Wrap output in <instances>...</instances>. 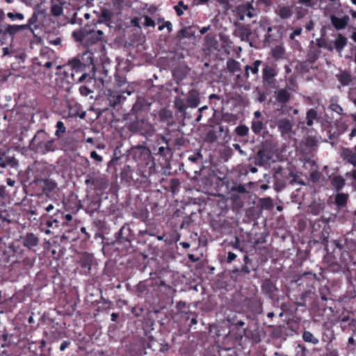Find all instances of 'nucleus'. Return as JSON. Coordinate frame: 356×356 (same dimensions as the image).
<instances>
[{
  "label": "nucleus",
  "mask_w": 356,
  "mask_h": 356,
  "mask_svg": "<svg viewBox=\"0 0 356 356\" xmlns=\"http://www.w3.org/2000/svg\"><path fill=\"white\" fill-rule=\"evenodd\" d=\"M3 156L4 152H0V168L4 169L5 168V164L3 163Z\"/></svg>",
  "instance_id": "61"
},
{
  "label": "nucleus",
  "mask_w": 356,
  "mask_h": 356,
  "mask_svg": "<svg viewBox=\"0 0 356 356\" xmlns=\"http://www.w3.org/2000/svg\"><path fill=\"white\" fill-rule=\"evenodd\" d=\"M234 35L239 38L241 41L248 42L250 47L253 46V43L251 40V35L252 31L248 25H245L241 23H234Z\"/></svg>",
  "instance_id": "4"
},
{
  "label": "nucleus",
  "mask_w": 356,
  "mask_h": 356,
  "mask_svg": "<svg viewBox=\"0 0 356 356\" xmlns=\"http://www.w3.org/2000/svg\"><path fill=\"white\" fill-rule=\"evenodd\" d=\"M262 289L265 293L271 296L277 291V287L272 281L266 280L262 284Z\"/></svg>",
  "instance_id": "15"
},
{
  "label": "nucleus",
  "mask_w": 356,
  "mask_h": 356,
  "mask_svg": "<svg viewBox=\"0 0 356 356\" xmlns=\"http://www.w3.org/2000/svg\"><path fill=\"white\" fill-rule=\"evenodd\" d=\"M144 24L146 26H152V27L155 26V22H154V20H152V19L147 15L145 16Z\"/></svg>",
  "instance_id": "49"
},
{
  "label": "nucleus",
  "mask_w": 356,
  "mask_h": 356,
  "mask_svg": "<svg viewBox=\"0 0 356 356\" xmlns=\"http://www.w3.org/2000/svg\"><path fill=\"white\" fill-rule=\"evenodd\" d=\"M90 34L92 38H95L96 41H99L102 40L104 33L102 31L98 30L97 31H91Z\"/></svg>",
  "instance_id": "43"
},
{
  "label": "nucleus",
  "mask_w": 356,
  "mask_h": 356,
  "mask_svg": "<svg viewBox=\"0 0 356 356\" xmlns=\"http://www.w3.org/2000/svg\"><path fill=\"white\" fill-rule=\"evenodd\" d=\"M274 75H275L274 70L271 67L266 65L264 68V70H263L264 79L269 80V79H272L274 76Z\"/></svg>",
  "instance_id": "31"
},
{
  "label": "nucleus",
  "mask_w": 356,
  "mask_h": 356,
  "mask_svg": "<svg viewBox=\"0 0 356 356\" xmlns=\"http://www.w3.org/2000/svg\"><path fill=\"white\" fill-rule=\"evenodd\" d=\"M264 123L259 120H252L251 124V129L255 134H259L264 129Z\"/></svg>",
  "instance_id": "26"
},
{
  "label": "nucleus",
  "mask_w": 356,
  "mask_h": 356,
  "mask_svg": "<svg viewBox=\"0 0 356 356\" xmlns=\"http://www.w3.org/2000/svg\"><path fill=\"white\" fill-rule=\"evenodd\" d=\"M261 64V61L259 60H255L252 65H246L245 67V76L246 78L249 77V72L250 71L253 74H257L259 72V67Z\"/></svg>",
  "instance_id": "16"
},
{
  "label": "nucleus",
  "mask_w": 356,
  "mask_h": 356,
  "mask_svg": "<svg viewBox=\"0 0 356 356\" xmlns=\"http://www.w3.org/2000/svg\"><path fill=\"white\" fill-rule=\"evenodd\" d=\"M8 217H9V215L8 214L6 211H0V220L2 222H6L8 223H10L11 221L8 218Z\"/></svg>",
  "instance_id": "45"
},
{
  "label": "nucleus",
  "mask_w": 356,
  "mask_h": 356,
  "mask_svg": "<svg viewBox=\"0 0 356 356\" xmlns=\"http://www.w3.org/2000/svg\"><path fill=\"white\" fill-rule=\"evenodd\" d=\"M270 159L271 156L267 149H260L255 156L254 163L259 166H266L269 165Z\"/></svg>",
  "instance_id": "7"
},
{
  "label": "nucleus",
  "mask_w": 356,
  "mask_h": 356,
  "mask_svg": "<svg viewBox=\"0 0 356 356\" xmlns=\"http://www.w3.org/2000/svg\"><path fill=\"white\" fill-rule=\"evenodd\" d=\"M164 26L168 29L169 32L172 31V24L170 22L167 21L164 23Z\"/></svg>",
  "instance_id": "62"
},
{
  "label": "nucleus",
  "mask_w": 356,
  "mask_h": 356,
  "mask_svg": "<svg viewBox=\"0 0 356 356\" xmlns=\"http://www.w3.org/2000/svg\"><path fill=\"white\" fill-rule=\"evenodd\" d=\"M273 122L277 127L281 137L284 140L290 139L295 135V121L293 118H280L274 120Z\"/></svg>",
  "instance_id": "2"
},
{
  "label": "nucleus",
  "mask_w": 356,
  "mask_h": 356,
  "mask_svg": "<svg viewBox=\"0 0 356 356\" xmlns=\"http://www.w3.org/2000/svg\"><path fill=\"white\" fill-rule=\"evenodd\" d=\"M202 157V154L198 152L195 154H193V155H191L188 157V160L193 162V163H195L197 161V160Z\"/></svg>",
  "instance_id": "54"
},
{
  "label": "nucleus",
  "mask_w": 356,
  "mask_h": 356,
  "mask_svg": "<svg viewBox=\"0 0 356 356\" xmlns=\"http://www.w3.org/2000/svg\"><path fill=\"white\" fill-rule=\"evenodd\" d=\"M227 68L230 72H236L239 70V63L234 60L227 61Z\"/></svg>",
  "instance_id": "34"
},
{
  "label": "nucleus",
  "mask_w": 356,
  "mask_h": 356,
  "mask_svg": "<svg viewBox=\"0 0 356 356\" xmlns=\"http://www.w3.org/2000/svg\"><path fill=\"white\" fill-rule=\"evenodd\" d=\"M63 12V8L61 3L53 4L51 7V13L54 17L60 16Z\"/></svg>",
  "instance_id": "29"
},
{
  "label": "nucleus",
  "mask_w": 356,
  "mask_h": 356,
  "mask_svg": "<svg viewBox=\"0 0 356 356\" xmlns=\"http://www.w3.org/2000/svg\"><path fill=\"white\" fill-rule=\"evenodd\" d=\"M66 129L65 127L64 123L62 121H58L56 123V131L55 132V135L57 137L60 136V134L65 133Z\"/></svg>",
  "instance_id": "36"
},
{
  "label": "nucleus",
  "mask_w": 356,
  "mask_h": 356,
  "mask_svg": "<svg viewBox=\"0 0 356 356\" xmlns=\"http://www.w3.org/2000/svg\"><path fill=\"white\" fill-rule=\"evenodd\" d=\"M341 156L348 163L356 167V146L354 149L343 148L341 152Z\"/></svg>",
  "instance_id": "8"
},
{
  "label": "nucleus",
  "mask_w": 356,
  "mask_h": 356,
  "mask_svg": "<svg viewBox=\"0 0 356 356\" xmlns=\"http://www.w3.org/2000/svg\"><path fill=\"white\" fill-rule=\"evenodd\" d=\"M302 28H298L296 29L295 31H293L289 35V38L291 40H294V38L296 37V36H298L301 34L302 33Z\"/></svg>",
  "instance_id": "52"
},
{
  "label": "nucleus",
  "mask_w": 356,
  "mask_h": 356,
  "mask_svg": "<svg viewBox=\"0 0 356 356\" xmlns=\"http://www.w3.org/2000/svg\"><path fill=\"white\" fill-rule=\"evenodd\" d=\"M200 102L199 92L196 90H191L187 95L186 103L188 107L196 108Z\"/></svg>",
  "instance_id": "10"
},
{
  "label": "nucleus",
  "mask_w": 356,
  "mask_h": 356,
  "mask_svg": "<svg viewBox=\"0 0 356 356\" xmlns=\"http://www.w3.org/2000/svg\"><path fill=\"white\" fill-rule=\"evenodd\" d=\"M161 121H167L172 118V113L166 108L161 109L159 113Z\"/></svg>",
  "instance_id": "30"
},
{
  "label": "nucleus",
  "mask_w": 356,
  "mask_h": 356,
  "mask_svg": "<svg viewBox=\"0 0 356 356\" xmlns=\"http://www.w3.org/2000/svg\"><path fill=\"white\" fill-rule=\"evenodd\" d=\"M232 190L234 191L240 193H247V190H246L245 187L242 184H239L238 186L232 187Z\"/></svg>",
  "instance_id": "47"
},
{
  "label": "nucleus",
  "mask_w": 356,
  "mask_h": 356,
  "mask_svg": "<svg viewBox=\"0 0 356 356\" xmlns=\"http://www.w3.org/2000/svg\"><path fill=\"white\" fill-rule=\"evenodd\" d=\"M277 15L281 19H286L292 15V10L288 6H283L280 8L279 11L277 12Z\"/></svg>",
  "instance_id": "23"
},
{
  "label": "nucleus",
  "mask_w": 356,
  "mask_h": 356,
  "mask_svg": "<svg viewBox=\"0 0 356 356\" xmlns=\"http://www.w3.org/2000/svg\"><path fill=\"white\" fill-rule=\"evenodd\" d=\"M17 32H19L17 25H8L5 29V33L10 35H14Z\"/></svg>",
  "instance_id": "37"
},
{
  "label": "nucleus",
  "mask_w": 356,
  "mask_h": 356,
  "mask_svg": "<svg viewBox=\"0 0 356 356\" xmlns=\"http://www.w3.org/2000/svg\"><path fill=\"white\" fill-rule=\"evenodd\" d=\"M6 193V187L4 186H0V205L3 203Z\"/></svg>",
  "instance_id": "55"
},
{
  "label": "nucleus",
  "mask_w": 356,
  "mask_h": 356,
  "mask_svg": "<svg viewBox=\"0 0 356 356\" xmlns=\"http://www.w3.org/2000/svg\"><path fill=\"white\" fill-rule=\"evenodd\" d=\"M90 157L97 162H102L103 160L102 157L100 155H99L95 151H92L90 152Z\"/></svg>",
  "instance_id": "50"
},
{
  "label": "nucleus",
  "mask_w": 356,
  "mask_h": 356,
  "mask_svg": "<svg viewBox=\"0 0 356 356\" xmlns=\"http://www.w3.org/2000/svg\"><path fill=\"white\" fill-rule=\"evenodd\" d=\"M95 179H97V183L96 185H93L97 189H103L107 186V181L106 179L101 177H95Z\"/></svg>",
  "instance_id": "33"
},
{
  "label": "nucleus",
  "mask_w": 356,
  "mask_h": 356,
  "mask_svg": "<svg viewBox=\"0 0 356 356\" xmlns=\"http://www.w3.org/2000/svg\"><path fill=\"white\" fill-rule=\"evenodd\" d=\"M36 181L42 188L43 192L46 195L57 188V183L51 179H37Z\"/></svg>",
  "instance_id": "9"
},
{
  "label": "nucleus",
  "mask_w": 356,
  "mask_h": 356,
  "mask_svg": "<svg viewBox=\"0 0 356 356\" xmlns=\"http://www.w3.org/2000/svg\"><path fill=\"white\" fill-rule=\"evenodd\" d=\"M168 153H171V149L169 146H161L158 149V154L161 156H165Z\"/></svg>",
  "instance_id": "39"
},
{
  "label": "nucleus",
  "mask_w": 356,
  "mask_h": 356,
  "mask_svg": "<svg viewBox=\"0 0 356 356\" xmlns=\"http://www.w3.org/2000/svg\"><path fill=\"white\" fill-rule=\"evenodd\" d=\"M17 27H18L19 31L28 29L31 33H34V31H35L33 29V27H32L28 22H27V24H26L17 25Z\"/></svg>",
  "instance_id": "46"
},
{
  "label": "nucleus",
  "mask_w": 356,
  "mask_h": 356,
  "mask_svg": "<svg viewBox=\"0 0 356 356\" xmlns=\"http://www.w3.org/2000/svg\"><path fill=\"white\" fill-rule=\"evenodd\" d=\"M330 108L332 111H334L339 115L343 114V110L342 107L337 104H335V103L331 104L330 106Z\"/></svg>",
  "instance_id": "42"
},
{
  "label": "nucleus",
  "mask_w": 356,
  "mask_h": 356,
  "mask_svg": "<svg viewBox=\"0 0 356 356\" xmlns=\"http://www.w3.org/2000/svg\"><path fill=\"white\" fill-rule=\"evenodd\" d=\"M259 203L261 207L264 209H271L273 206V201L270 197L260 199Z\"/></svg>",
  "instance_id": "32"
},
{
  "label": "nucleus",
  "mask_w": 356,
  "mask_h": 356,
  "mask_svg": "<svg viewBox=\"0 0 356 356\" xmlns=\"http://www.w3.org/2000/svg\"><path fill=\"white\" fill-rule=\"evenodd\" d=\"M177 38L181 40L183 38H189L190 33L188 32L186 28H183L177 33Z\"/></svg>",
  "instance_id": "41"
},
{
  "label": "nucleus",
  "mask_w": 356,
  "mask_h": 356,
  "mask_svg": "<svg viewBox=\"0 0 356 356\" xmlns=\"http://www.w3.org/2000/svg\"><path fill=\"white\" fill-rule=\"evenodd\" d=\"M49 43L53 45H59L61 43L60 38H56L54 40H49Z\"/></svg>",
  "instance_id": "57"
},
{
  "label": "nucleus",
  "mask_w": 356,
  "mask_h": 356,
  "mask_svg": "<svg viewBox=\"0 0 356 356\" xmlns=\"http://www.w3.org/2000/svg\"><path fill=\"white\" fill-rule=\"evenodd\" d=\"M320 179V174L318 171H314L310 174V179L314 182H317Z\"/></svg>",
  "instance_id": "51"
},
{
  "label": "nucleus",
  "mask_w": 356,
  "mask_h": 356,
  "mask_svg": "<svg viewBox=\"0 0 356 356\" xmlns=\"http://www.w3.org/2000/svg\"><path fill=\"white\" fill-rule=\"evenodd\" d=\"M58 222V221L56 219H54L53 220L47 221L46 224L49 227H52L54 224H57Z\"/></svg>",
  "instance_id": "63"
},
{
  "label": "nucleus",
  "mask_w": 356,
  "mask_h": 356,
  "mask_svg": "<svg viewBox=\"0 0 356 356\" xmlns=\"http://www.w3.org/2000/svg\"><path fill=\"white\" fill-rule=\"evenodd\" d=\"M43 11L40 10H35L32 16L28 19V22L30 25L33 27V29L35 30L38 28V26L36 24L38 17L40 15L42 14Z\"/></svg>",
  "instance_id": "20"
},
{
  "label": "nucleus",
  "mask_w": 356,
  "mask_h": 356,
  "mask_svg": "<svg viewBox=\"0 0 356 356\" xmlns=\"http://www.w3.org/2000/svg\"><path fill=\"white\" fill-rule=\"evenodd\" d=\"M291 97V94L285 89H281L277 92V101L282 104L286 103Z\"/></svg>",
  "instance_id": "18"
},
{
  "label": "nucleus",
  "mask_w": 356,
  "mask_h": 356,
  "mask_svg": "<svg viewBox=\"0 0 356 356\" xmlns=\"http://www.w3.org/2000/svg\"><path fill=\"white\" fill-rule=\"evenodd\" d=\"M80 94L83 96H88L90 93L92 92V90H90L87 86H82L79 88Z\"/></svg>",
  "instance_id": "48"
},
{
  "label": "nucleus",
  "mask_w": 356,
  "mask_h": 356,
  "mask_svg": "<svg viewBox=\"0 0 356 356\" xmlns=\"http://www.w3.org/2000/svg\"><path fill=\"white\" fill-rule=\"evenodd\" d=\"M134 91V89L131 86H129L128 88L123 91L110 90L108 94V99L110 105L111 106H115L120 104L123 99H125V97H123L122 94L126 93L127 95H131Z\"/></svg>",
  "instance_id": "5"
},
{
  "label": "nucleus",
  "mask_w": 356,
  "mask_h": 356,
  "mask_svg": "<svg viewBox=\"0 0 356 356\" xmlns=\"http://www.w3.org/2000/svg\"><path fill=\"white\" fill-rule=\"evenodd\" d=\"M39 244V238L33 233H27L23 241V245L29 249H31Z\"/></svg>",
  "instance_id": "12"
},
{
  "label": "nucleus",
  "mask_w": 356,
  "mask_h": 356,
  "mask_svg": "<svg viewBox=\"0 0 356 356\" xmlns=\"http://www.w3.org/2000/svg\"><path fill=\"white\" fill-rule=\"evenodd\" d=\"M236 13L238 18L241 21L244 20L245 16L252 18L257 15L254 8L248 2L238 6L236 8Z\"/></svg>",
  "instance_id": "6"
},
{
  "label": "nucleus",
  "mask_w": 356,
  "mask_h": 356,
  "mask_svg": "<svg viewBox=\"0 0 356 356\" xmlns=\"http://www.w3.org/2000/svg\"><path fill=\"white\" fill-rule=\"evenodd\" d=\"M302 339L305 342L311 343L314 345L318 343L319 341L316 338L314 334L309 332L305 331L302 334Z\"/></svg>",
  "instance_id": "24"
},
{
  "label": "nucleus",
  "mask_w": 356,
  "mask_h": 356,
  "mask_svg": "<svg viewBox=\"0 0 356 356\" xmlns=\"http://www.w3.org/2000/svg\"><path fill=\"white\" fill-rule=\"evenodd\" d=\"M233 147L236 150H238L241 155H243V156L246 155V152L241 149V146L239 144H237V143L233 144Z\"/></svg>",
  "instance_id": "56"
},
{
  "label": "nucleus",
  "mask_w": 356,
  "mask_h": 356,
  "mask_svg": "<svg viewBox=\"0 0 356 356\" xmlns=\"http://www.w3.org/2000/svg\"><path fill=\"white\" fill-rule=\"evenodd\" d=\"M348 195L346 193H338L335 197V202L339 207H343L346 204Z\"/></svg>",
  "instance_id": "28"
},
{
  "label": "nucleus",
  "mask_w": 356,
  "mask_h": 356,
  "mask_svg": "<svg viewBox=\"0 0 356 356\" xmlns=\"http://www.w3.org/2000/svg\"><path fill=\"white\" fill-rule=\"evenodd\" d=\"M112 17H113L112 13L109 10L104 8V9L102 10V12H101V14L99 15V18L98 20V23H103V22H108L111 19Z\"/></svg>",
  "instance_id": "22"
},
{
  "label": "nucleus",
  "mask_w": 356,
  "mask_h": 356,
  "mask_svg": "<svg viewBox=\"0 0 356 356\" xmlns=\"http://www.w3.org/2000/svg\"><path fill=\"white\" fill-rule=\"evenodd\" d=\"M113 5L115 10L118 11V13L121 12L123 5V0H113Z\"/></svg>",
  "instance_id": "44"
},
{
  "label": "nucleus",
  "mask_w": 356,
  "mask_h": 356,
  "mask_svg": "<svg viewBox=\"0 0 356 356\" xmlns=\"http://www.w3.org/2000/svg\"><path fill=\"white\" fill-rule=\"evenodd\" d=\"M128 129L132 133H138L145 138L152 137L156 131L154 124L145 119L138 118L128 125Z\"/></svg>",
  "instance_id": "3"
},
{
  "label": "nucleus",
  "mask_w": 356,
  "mask_h": 356,
  "mask_svg": "<svg viewBox=\"0 0 356 356\" xmlns=\"http://www.w3.org/2000/svg\"><path fill=\"white\" fill-rule=\"evenodd\" d=\"M129 229L128 227H122L116 237V241L119 243H130V238H129Z\"/></svg>",
  "instance_id": "14"
},
{
  "label": "nucleus",
  "mask_w": 356,
  "mask_h": 356,
  "mask_svg": "<svg viewBox=\"0 0 356 356\" xmlns=\"http://www.w3.org/2000/svg\"><path fill=\"white\" fill-rule=\"evenodd\" d=\"M68 67H70L72 71H74L72 72L71 73V76L72 79H74V76H75V73H77L80 71H81L83 65V64L81 63V62L77 59V58H73L72 60H70L67 63V65Z\"/></svg>",
  "instance_id": "13"
},
{
  "label": "nucleus",
  "mask_w": 356,
  "mask_h": 356,
  "mask_svg": "<svg viewBox=\"0 0 356 356\" xmlns=\"http://www.w3.org/2000/svg\"><path fill=\"white\" fill-rule=\"evenodd\" d=\"M330 20L334 28L337 30H340L344 29L347 26L349 21V17L345 15L342 17H337L332 15L330 17Z\"/></svg>",
  "instance_id": "11"
},
{
  "label": "nucleus",
  "mask_w": 356,
  "mask_h": 356,
  "mask_svg": "<svg viewBox=\"0 0 356 356\" xmlns=\"http://www.w3.org/2000/svg\"><path fill=\"white\" fill-rule=\"evenodd\" d=\"M236 258V254L229 252L227 255V262L230 263V262L233 261Z\"/></svg>",
  "instance_id": "58"
},
{
  "label": "nucleus",
  "mask_w": 356,
  "mask_h": 356,
  "mask_svg": "<svg viewBox=\"0 0 356 356\" xmlns=\"http://www.w3.org/2000/svg\"><path fill=\"white\" fill-rule=\"evenodd\" d=\"M346 44H347L346 38L343 36L341 34H339L338 35L337 39L336 40V42H335L336 49L340 52L345 47Z\"/></svg>",
  "instance_id": "25"
},
{
  "label": "nucleus",
  "mask_w": 356,
  "mask_h": 356,
  "mask_svg": "<svg viewBox=\"0 0 356 356\" xmlns=\"http://www.w3.org/2000/svg\"><path fill=\"white\" fill-rule=\"evenodd\" d=\"M340 81L343 85L347 86L350 81V77L349 75H343L341 77Z\"/></svg>",
  "instance_id": "53"
},
{
  "label": "nucleus",
  "mask_w": 356,
  "mask_h": 356,
  "mask_svg": "<svg viewBox=\"0 0 356 356\" xmlns=\"http://www.w3.org/2000/svg\"><path fill=\"white\" fill-rule=\"evenodd\" d=\"M7 16L8 18H10L11 20L14 21L16 19L18 20H23L24 19V16L22 13H8L7 14Z\"/></svg>",
  "instance_id": "40"
},
{
  "label": "nucleus",
  "mask_w": 356,
  "mask_h": 356,
  "mask_svg": "<svg viewBox=\"0 0 356 356\" xmlns=\"http://www.w3.org/2000/svg\"><path fill=\"white\" fill-rule=\"evenodd\" d=\"M31 143L36 151L42 154L54 152L57 149L55 139L49 138L44 130L38 131Z\"/></svg>",
  "instance_id": "1"
},
{
  "label": "nucleus",
  "mask_w": 356,
  "mask_h": 356,
  "mask_svg": "<svg viewBox=\"0 0 356 356\" xmlns=\"http://www.w3.org/2000/svg\"><path fill=\"white\" fill-rule=\"evenodd\" d=\"M314 0H298L299 3H302L305 5L306 6H313V1Z\"/></svg>",
  "instance_id": "60"
},
{
  "label": "nucleus",
  "mask_w": 356,
  "mask_h": 356,
  "mask_svg": "<svg viewBox=\"0 0 356 356\" xmlns=\"http://www.w3.org/2000/svg\"><path fill=\"white\" fill-rule=\"evenodd\" d=\"M249 131L248 127L246 126L241 125L236 127V133L238 136H247Z\"/></svg>",
  "instance_id": "35"
},
{
  "label": "nucleus",
  "mask_w": 356,
  "mask_h": 356,
  "mask_svg": "<svg viewBox=\"0 0 356 356\" xmlns=\"http://www.w3.org/2000/svg\"><path fill=\"white\" fill-rule=\"evenodd\" d=\"M332 184L339 191L344 186L345 180L341 177L337 176L332 179Z\"/></svg>",
  "instance_id": "27"
},
{
  "label": "nucleus",
  "mask_w": 356,
  "mask_h": 356,
  "mask_svg": "<svg viewBox=\"0 0 356 356\" xmlns=\"http://www.w3.org/2000/svg\"><path fill=\"white\" fill-rule=\"evenodd\" d=\"M95 173H90L88 175V177L87 179H86L85 181V183L87 184V185H96L97 183V179H95Z\"/></svg>",
  "instance_id": "38"
},
{
  "label": "nucleus",
  "mask_w": 356,
  "mask_h": 356,
  "mask_svg": "<svg viewBox=\"0 0 356 356\" xmlns=\"http://www.w3.org/2000/svg\"><path fill=\"white\" fill-rule=\"evenodd\" d=\"M317 119V112L314 108H310L307 111L306 115V120L307 124L309 127H311L314 124V120Z\"/></svg>",
  "instance_id": "21"
},
{
  "label": "nucleus",
  "mask_w": 356,
  "mask_h": 356,
  "mask_svg": "<svg viewBox=\"0 0 356 356\" xmlns=\"http://www.w3.org/2000/svg\"><path fill=\"white\" fill-rule=\"evenodd\" d=\"M174 104L176 109L181 113H185L188 107L184 99L180 97H176L175 98Z\"/></svg>",
  "instance_id": "17"
},
{
  "label": "nucleus",
  "mask_w": 356,
  "mask_h": 356,
  "mask_svg": "<svg viewBox=\"0 0 356 356\" xmlns=\"http://www.w3.org/2000/svg\"><path fill=\"white\" fill-rule=\"evenodd\" d=\"M306 29L308 31H312L314 27V24L312 21H310L307 25H306Z\"/></svg>",
  "instance_id": "64"
},
{
  "label": "nucleus",
  "mask_w": 356,
  "mask_h": 356,
  "mask_svg": "<svg viewBox=\"0 0 356 356\" xmlns=\"http://www.w3.org/2000/svg\"><path fill=\"white\" fill-rule=\"evenodd\" d=\"M70 344V342L68 341H64L62 342V343L60 346V350L64 351L66 348Z\"/></svg>",
  "instance_id": "59"
},
{
  "label": "nucleus",
  "mask_w": 356,
  "mask_h": 356,
  "mask_svg": "<svg viewBox=\"0 0 356 356\" xmlns=\"http://www.w3.org/2000/svg\"><path fill=\"white\" fill-rule=\"evenodd\" d=\"M3 163L5 164V168L7 166L17 168L19 165L18 161L14 156H6L5 153L3 156Z\"/></svg>",
  "instance_id": "19"
}]
</instances>
